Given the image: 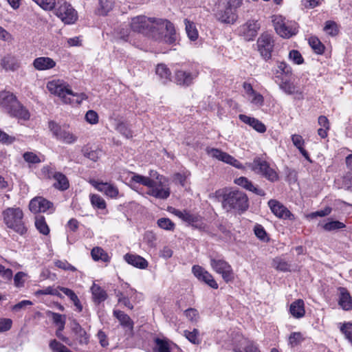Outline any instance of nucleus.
Masks as SVG:
<instances>
[{
	"mask_svg": "<svg viewBox=\"0 0 352 352\" xmlns=\"http://www.w3.org/2000/svg\"><path fill=\"white\" fill-rule=\"evenodd\" d=\"M131 29L144 34H151L156 39L162 38L160 35L156 36L155 31L161 30L166 34L164 36V42L172 44L176 41V33L173 24L162 19L148 18L144 16H138L132 19Z\"/></svg>",
	"mask_w": 352,
	"mask_h": 352,
	"instance_id": "obj_1",
	"label": "nucleus"
},
{
	"mask_svg": "<svg viewBox=\"0 0 352 352\" xmlns=\"http://www.w3.org/2000/svg\"><path fill=\"white\" fill-rule=\"evenodd\" d=\"M46 87L52 94L59 97L65 103L79 104L87 98L84 93H74L69 85L61 79L50 80Z\"/></svg>",
	"mask_w": 352,
	"mask_h": 352,
	"instance_id": "obj_2",
	"label": "nucleus"
},
{
	"mask_svg": "<svg viewBox=\"0 0 352 352\" xmlns=\"http://www.w3.org/2000/svg\"><path fill=\"white\" fill-rule=\"evenodd\" d=\"M221 205L227 212H236L241 214L249 207L247 195L239 190H226L222 195Z\"/></svg>",
	"mask_w": 352,
	"mask_h": 352,
	"instance_id": "obj_3",
	"label": "nucleus"
},
{
	"mask_svg": "<svg viewBox=\"0 0 352 352\" xmlns=\"http://www.w3.org/2000/svg\"><path fill=\"white\" fill-rule=\"evenodd\" d=\"M0 105L10 116L19 120H28L29 111L17 100L16 96L9 91L0 94Z\"/></svg>",
	"mask_w": 352,
	"mask_h": 352,
	"instance_id": "obj_4",
	"label": "nucleus"
},
{
	"mask_svg": "<svg viewBox=\"0 0 352 352\" xmlns=\"http://www.w3.org/2000/svg\"><path fill=\"white\" fill-rule=\"evenodd\" d=\"M1 214L3 221L8 228L20 235L27 232L28 229L23 221L24 213L20 207H8L2 211Z\"/></svg>",
	"mask_w": 352,
	"mask_h": 352,
	"instance_id": "obj_5",
	"label": "nucleus"
},
{
	"mask_svg": "<svg viewBox=\"0 0 352 352\" xmlns=\"http://www.w3.org/2000/svg\"><path fill=\"white\" fill-rule=\"evenodd\" d=\"M130 182L148 187V194L155 198L166 199L170 195V188L168 186H162L160 188L157 186V182L148 177L132 173Z\"/></svg>",
	"mask_w": 352,
	"mask_h": 352,
	"instance_id": "obj_6",
	"label": "nucleus"
},
{
	"mask_svg": "<svg viewBox=\"0 0 352 352\" xmlns=\"http://www.w3.org/2000/svg\"><path fill=\"white\" fill-rule=\"evenodd\" d=\"M241 6L240 0H227L223 8L216 13L217 19L222 23L234 24L238 19L237 9Z\"/></svg>",
	"mask_w": 352,
	"mask_h": 352,
	"instance_id": "obj_7",
	"label": "nucleus"
},
{
	"mask_svg": "<svg viewBox=\"0 0 352 352\" xmlns=\"http://www.w3.org/2000/svg\"><path fill=\"white\" fill-rule=\"evenodd\" d=\"M272 23L276 33L283 38H289L298 32V24L282 15H273Z\"/></svg>",
	"mask_w": 352,
	"mask_h": 352,
	"instance_id": "obj_8",
	"label": "nucleus"
},
{
	"mask_svg": "<svg viewBox=\"0 0 352 352\" xmlns=\"http://www.w3.org/2000/svg\"><path fill=\"white\" fill-rule=\"evenodd\" d=\"M54 14L65 24H73L78 19V14L73 6L65 0H58L54 8Z\"/></svg>",
	"mask_w": 352,
	"mask_h": 352,
	"instance_id": "obj_9",
	"label": "nucleus"
},
{
	"mask_svg": "<svg viewBox=\"0 0 352 352\" xmlns=\"http://www.w3.org/2000/svg\"><path fill=\"white\" fill-rule=\"evenodd\" d=\"M210 264L212 269L220 274L226 283L232 282L234 279V274L231 265L225 260L210 257Z\"/></svg>",
	"mask_w": 352,
	"mask_h": 352,
	"instance_id": "obj_10",
	"label": "nucleus"
},
{
	"mask_svg": "<svg viewBox=\"0 0 352 352\" xmlns=\"http://www.w3.org/2000/svg\"><path fill=\"white\" fill-rule=\"evenodd\" d=\"M168 211L172 214L181 219L182 221L190 224L192 226L198 229H204L205 224L202 221L201 216L191 213L190 212L184 210H179L174 208H170Z\"/></svg>",
	"mask_w": 352,
	"mask_h": 352,
	"instance_id": "obj_11",
	"label": "nucleus"
},
{
	"mask_svg": "<svg viewBox=\"0 0 352 352\" xmlns=\"http://www.w3.org/2000/svg\"><path fill=\"white\" fill-rule=\"evenodd\" d=\"M49 129L57 140L64 143L73 144L77 140V137L75 135L62 129L54 121L49 122Z\"/></svg>",
	"mask_w": 352,
	"mask_h": 352,
	"instance_id": "obj_12",
	"label": "nucleus"
},
{
	"mask_svg": "<svg viewBox=\"0 0 352 352\" xmlns=\"http://www.w3.org/2000/svg\"><path fill=\"white\" fill-rule=\"evenodd\" d=\"M258 50L261 55L265 59L272 56V52L274 47V40L269 34H263L257 41Z\"/></svg>",
	"mask_w": 352,
	"mask_h": 352,
	"instance_id": "obj_13",
	"label": "nucleus"
},
{
	"mask_svg": "<svg viewBox=\"0 0 352 352\" xmlns=\"http://www.w3.org/2000/svg\"><path fill=\"white\" fill-rule=\"evenodd\" d=\"M206 152L209 156L213 158L230 164L237 168H243V165L239 160L221 150L214 148H207Z\"/></svg>",
	"mask_w": 352,
	"mask_h": 352,
	"instance_id": "obj_14",
	"label": "nucleus"
},
{
	"mask_svg": "<svg viewBox=\"0 0 352 352\" xmlns=\"http://www.w3.org/2000/svg\"><path fill=\"white\" fill-rule=\"evenodd\" d=\"M175 82L177 85L184 87L190 86L193 80L198 76L199 71L197 68L191 70L178 69L175 72Z\"/></svg>",
	"mask_w": 352,
	"mask_h": 352,
	"instance_id": "obj_15",
	"label": "nucleus"
},
{
	"mask_svg": "<svg viewBox=\"0 0 352 352\" xmlns=\"http://www.w3.org/2000/svg\"><path fill=\"white\" fill-rule=\"evenodd\" d=\"M268 206L273 214L280 219H294V214L280 202L276 199H270Z\"/></svg>",
	"mask_w": 352,
	"mask_h": 352,
	"instance_id": "obj_16",
	"label": "nucleus"
},
{
	"mask_svg": "<svg viewBox=\"0 0 352 352\" xmlns=\"http://www.w3.org/2000/svg\"><path fill=\"white\" fill-rule=\"evenodd\" d=\"M192 272L199 280L204 282L213 289H217L219 285L214 279L212 275L199 265H194L192 267Z\"/></svg>",
	"mask_w": 352,
	"mask_h": 352,
	"instance_id": "obj_17",
	"label": "nucleus"
},
{
	"mask_svg": "<svg viewBox=\"0 0 352 352\" xmlns=\"http://www.w3.org/2000/svg\"><path fill=\"white\" fill-rule=\"evenodd\" d=\"M52 207V202L41 197H34L29 204L30 210L34 213L45 212Z\"/></svg>",
	"mask_w": 352,
	"mask_h": 352,
	"instance_id": "obj_18",
	"label": "nucleus"
},
{
	"mask_svg": "<svg viewBox=\"0 0 352 352\" xmlns=\"http://www.w3.org/2000/svg\"><path fill=\"white\" fill-rule=\"evenodd\" d=\"M279 87L285 94L288 95H293L294 98L298 100L303 99L302 91L298 89L292 82L287 80H280Z\"/></svg>",
	"mask_w": 352,
	"mask_h": 352,
	"instance_id": "obj_19",
	"label": "nucleus"
},
{
	"mask_svg": "<svg viewBox=\"0 0 352 352\" xmlns=\"http://www.w3.org/2000/svg\"><path fill=\"white\" fill-rule=\"evenodd\" d=\"M93 185L98 190L103 192L106 196L111 198L116 199L119 195L118 188L111 184L95 182Z\"/></svg>",
	"mask_w": 352,
	"mask_h": 352,
	"instance_id": "obj_20",
	"label": "nucleus"
},
{
	"mask_svg": "<svg viewBox=\"0 0 352 352\" xmlns=\"http://www.w3.org/2000/svg\"><path fill=\"white\" fill-rule=\"evenodd\" d=\"M239 118L241 122L249 125L256 131L260 133H263L266 131L267 129L265 125L255 118L250 117L244 114H240L239 115Z\"/></svg>",
	"mask_w": 352,
	"mask_h": 352,
	"instance_id": "obj_21",
	"label": "nucleus"
},
{
	"mask_svg": "<svg viewBox=\"0 0 352 352\" xmlns=\"http://www.w3.org/2000/svg\"><path fill=\"white\" fill-rule=\"evenodd\" d=\"M260 25L256 20H249L241 26V32L248 40H251L256 36Z\"/></svg>",
	"mask_w": 352,
	"mask_h": 352,
	"instance_id": "obj_22",
	"label": "nucleus"
},
{
	"mask_svg": "<svg viewBox=\"0 0 352 352\" xmlns=\"http://www.w3.org/2000/svg\"><path fill=\"white\" fill-rule=\"evenodd\" d=\"M56 62L52 58L47 56L36 58L33 61L34 67L38 71L52 69L56 66Z\"/></svg>",
	"mask_w": 352,
	"mask_h": 352,
	"instance_id": "obj_23",
	"label": "nucleus"
},
{
	"mask_svg": "<svg viewBox=\"0 0 352 352\" xmlns=\"http://www.w3.org/2000/svg\"><path fill=\"white\" fill-rule=\"evenodd\" d=\"M124 258L128 264L137 268L146 269L148 265L145 258L137 254L127 253L124 255Z\"/></svg>",
	"mask_w": 352,
	"mask_h": 352,
	"instance_id": "obj_24",
	"label": "nucleus"
},
{
	"mask_svg": "<svg viewBox=\"0 0 352 352\" xmlns=\"http://www.w3.org/2000/svg\"><path fill=\"white\" fill-rule=\"evenodd\" d=\"M234 183L236 185L240 186L244 188L245 189L255 193L256 195L264 196L265 194L263 190L255 187L252 183V182L245 177H240L239 178L235 179Z\"/></svg>",
	"mask_w": 352,
	"mask_h": 352,
	"instance_id": "obj_25",
	"label": "nucleus"
},
{
	"mask_svg": "<svg viewBox=\"0 0 352 352\" xmlns=\"http://www.w3.org/2000/svg\"><path fill=\"white\" fill-rule=\"evenodd\" d=\"M339 305L345 311H349L352 309V298L344 287H339Z\"/></svg>",
	"mask_w": 352,
	"mask_h": 352,
	"instance_id": "obj_26",
	"label": "nucleus"
},
{
	"mask_svg": "<svg viewBox=\"0 0 352 352\" xmlns=\"http://www.w3.org/2000/svg\"><path fill=\"white\" fill-rule=\"evenodd\" d=\"M234 352H260L257 346L253 342L242 338L234 348Z\"/></svg>",
	"mask_w": 352,
	"mask_h": 352,
	"instance_id": "obj_27",
	"label": "nucleus"
},
{
	"mask_svg": "<svg viewBox=\"0 0 352 352\" xmlns=\"http://www.w3.org/2000/svg\"><path fill=\"white\" fill-rule=\"evenodd\" d=\"M292 74V67L284 61H278L276 63V69L275 70V78L279 80H284L285 78L289 77Z\"/></svg>",
	"mask_w": 352,
	"mask_h": 352,
	"instance_id": "obj_28",
	"label": "nucleus"
},
{
	"mask_svg": "<svg viewBox=\"0 0 352 352\" xmlns=\"http://www.w3.org/2000/svg\"><path fill=\"white\" fill-rule=\"evenodd\" d=\"M289 312L296 318L303 317L305 314L304 301L298 299L293 302L290 305Z\"/></svg>",
	"mask_w": 352,
	"mask_h": 352,
	"instance_id": "obj_29",
	"label": "nucleus"
},
{
	"mask_svg": "<svg viewBox=\"0 0 352 352\" xmlns=\"http://www.w3.org/2000/svg\"><path fill=\"white\" fill-rule=\"evenodd\" d=\"M155 73L162 83L165 84L171 80V72L165 64H158L155 69Z\"/></svg>",
	"mask_w": 352,
	"mask_h": 352,
	"instance_id": "obj_30",
	"label": "nucleus"
},
{
	"mask_svg": "<svg viewBox=\"0 0 352 352\" xmlns=\"http://www.w3.org/2000/svg\"><path fill=\"white\" fill-rule=\"evenodd\" d=\"M293 144L296 147L302 155L308 161L310 157L308 152L304 148L305 140L300 135L294 134L291 137Z\"/></svg>",
	"mask_w": 352,
	"mask_h": 352,
	"instance_id": "obj_31",
	"label": "nucleus"
},
{
	"mask_svg": "<svg viewBox=\"0 0 352 352\" xmlns=\"http://www.w3.org/2000/svg\"><path fill=\"white\" fill-rule=\"evenodd\" d=\"M1 67L6 71H16L20 67L19 60L14 56H5L1 62Z\"/></svg>",
	"mask_w": 352,
	"mask_h": 352,
	"instance_id": "obj_32",
	"label": "nucleus"
},
{
	"mask_svg": "<svg viewBox=\"0 0 352 352\" xmlns=\"http://www.w3.org/2000/svg\"><path fill=\"white\" fill-rule=\"evenodd\" d=\"M94 301L96 303H100L104 301L107 298L105 290L102 289L98 285L94 283L91 287Z\"/></svg>",
	"mask_w": 352,
	"mask_h": 352,
	"instance_id": "obj_33",
	"label": "nucleus"
},
{
	"mask_svg": "<svg viewBox=\"0 0 352 352\" xmlns=\"http://www.w3.org/2000/svg\"><path fill=\"white\" fill-rule=\"evenodd\" d=\"M59 289L71 300L78 311H82V306L78 297L73 290L64 287H59Z\"/></svg>",
	"mask_w": 352,
	"mask_h": 352,
	"instance_id": "obj_34",
	"label": "nucleus"
},
{
	"mask_svg": "<svg viewBox=\"0 0 352 352\" xmlns=\"http://www.w3.org/2000/svg\"><path fill=\"white\" fill-rule=\"evenodd\" d=\"M113 316L119 320L122 326L133 329V322L131 318L124 312L120 310L114 309Z\"/></svg>",
	"mask_w": 352,
	"mask_h": 352,
	"instance_id": "obj_35",
	"label": "nucleus"
},
{
	"mask_svg": "<svg viewBox=\"0 0 352 352\" xmlns=\"http://www.w3.org/2000/svg\"><path fill=\"white\" fill-rule=\"evenodd\" d=\"M182 335L193 344L198 345L201 342L199 331L197 329L184 330Z\"/></svg>",
	"mask_w": 352,
	"mask_h": 352,
	"instance_id": "obj_36",
	"label": "nucleus"
},
{
	"mask_svg": "<svg viewBox=\"0 0 352 352\" xmlns=\"http://www.w3.org/2000/svg\"><path fill=\"white\" fill-rule=\"evenodd\" d=\"M54 179L56 182L54 184V186L60 190H67L69 186V181L67 177L63 173L58 172L56 174L54 175Z\"/></svg>",
	"mask_w": 352,
	"mask_h": 352,
	"instance_id": "obj_37",
	"label": "nucleus"
},
{
	"mask_svg": "<svg viewBox=\"0 0 352 352\" xmlns=\"http://www.w3.org/2000/svg\"><path fill=\"white\" fill-rule=\"evenodd\" d=\"M269 164L260 158H256L254 160L253 162L251 164V168L256 173L261 174L263 176L265 173L267 171L266 170L269 167Z\"/></svg>",
	"mask_w": 352,
	"mask_h": 352,
	"instance_id": "obj_38",
	"label": "nucleus"
},
{
	"mask_svg": "<svg viewBox=\"0 0 352 352\" xmlns=\"http://www.w3.org/2000/svg\"><path fill=\"white\" fill-rule=\"evenodd\" d=\"M46 314L48 317L52 319L54 324L57 325L60 329V330H63L65 329V325L66 322V316L62 315L56 312H53L52 311H47Z\"/></svg>",
	"mask_w": 352,
	"mask_h": 352,
	"instance_id": "obj_39",
	"label": "nucleus"
},
{
	"mask_svg": "<svg viewBox=\"0 0 352 352\" xmlns=\"http://www.w3.org/2000/svg\"><path fill=\"white\" fill-rule=\"evenodd\" d=\"M91 254L92 258L96 261H102L103 262H109L110 257L107 254V253L101 248L96 247L91 250Z\"/></svg>",
	"mask_w": 352,
	"mask_h": 352,
	"instance_id": "obj_40",
	"label": "nucleus"
},
{
	"mask_svg": "<svg viewBox=\"0 0 352 352\" xmlns=\"http://www.w3.org/2000/svg\"><path fill=\"white\" fill-rule=\"evenodd\" d=\"M184 24L186 26V32L188 37L191 41H196L198 38V31L196 28L195 23L188 19L184 20Z\"/></svg>",
	"mask_w": 352,
	"mask_h": 352,
	"instance_id": "obj_41",
	"label": "nucleus"
},
{
	"mask_svg": "<svg viewBox=\"0 0 352 352\" xmlns=\"http://www.w3.org/2000/svg\"><path fill=\"white\" fill-rule=\"evenodd\" d=\"M35 226L40 233L47 235L50 233V228L47 226L43 216H36L35 218Z\"/></svg>",
	"mask_w": 352,
	"mask_h": 352,
	"instance_id": "obj_42",
	"label": "nucleus"
},
{
	"mask_svg": "<svg viewBox=\"0 0 352 352\" xmlns=\"http://www.w3.org/2000/svg\"><path fill=\"white\" fill-rule=\"evenodd\" d=\"M324 230L331 232L342 229L346 227L345 224L340 221L330 220L321 225Z\"/></svg>",
	"mask_w": 352,
	"mask_h": 352,
	"instance_id": "obj_43",
	"label": "nucleus"
},
{
	"mask_svg": "<svg viewBox=\"0 0 352 352\" xmlns=\"http://www.w3.org/2000/svg\"><path fill=\"white\" fill-rule=\"evenodd\" d=\"M122 286L123 288H127L128 289L126 290V296L120 298L118 303L123 305L130 309H133V306L130 302L129 296H131L133 294H134L135 290L133 288L129 287V285L127 283H124Z\"/></svg>",
	"mask_w": 352,
	"mask_h": 352,
	"instance_id": "obj_44",
	"label": "nucleus"
},
{
	"mask_svg": "<svg viewBox=\"0 0 352 352\" xmlns=\"http://www.w3.org/2000/svg\"><path fill=\"white\" fill-rule=\"evenodd\" d=\"M324 32L331 36H335L339 33V26L333 21H327L323 28Z\"/></svg>",
	"mask_w": 352,
	"mask_h": 352,
	"instance_id": "obj_45",
	"label": "nucleus"
},
{
	"mask_svg": "<svg viewBox=\"0 0 352 352\" xmlns=\"http://www.w3.org/2000/svg\"><path fill=\"white\" fill-rule=\"evenodd\" d=\"M154 342V349L156 352H170V346L166 339L156 338Z\"/></svg>",
	"mask_w": 352,
	"mask_h": 352,
	"instance_id": "obj_46",
	"label": "nucleus"
},
{
	"mask_svg": "<svg viewBox=\"0 0 352 352\" xmlns=\"http://www.w3.org/2000/svg\"><path fill=\"white\" fill-rule=\"evenodd\" d=\"M59 287H47L46 288L43 289H38L35 292L36 296H41V295H52L59 297L60 298H63L62 294L60 293Z\"/></svg>",
	"mask_w": 352,
	"mask_h": 352,
	"instance_id": "obj_47",
	"label": "nucleus"
},
{
	"mask_svg": "<svg viewBox=\"0 0 352 352\" xmlns=\"http://www.w3.org/2000/svg\"><path fill=\"white\" fill-rule=\"evenodd\" d=\"M272 265L276 270L281 272H287L290 269V265L280 257L274 258Z\"/></svg>",
	"mask_w": 352,
	"mask_h": 352,
	"instance_id": "obj_48",
	"label": "nucleus"
},
{
	"mask_svg": "<svg viewBox=\"0 0 352 352\" xmlns=\"http://www.w3.org/2000/svg\"><path fill=\"white\" fill-rule=\"evenodd\" d=\"M157 224L160 228L166 231H173L175 228V224L169 218H160L157 221Z\"/></svg>",
	"mask_w": 352,
	"mask_h": 352,
	"instance_id": "obj_49",
	"label": "nucleus"
},
{
	"mask_svg": "<svg viewBox=\"0 0 352 352\" xmlns=\"http://www.w3.org/2000/svg\"><path fill=\"white\" fill-rule=\"evenodd\" d=\"M309 44L316 53L321 54L324 52V46L318 38L311 37L309 39Z\"/></svg>",
	"mask_w": 352,
	"mask_h": 352,
	"instance_id": "obj_50",
	"label": "nucleus"
},
{
	"mask_svg": "<svg viewBox=\"0 0 352 352\" xmlns=\"http://www.w3.org/2000/svg\"><path fill=\"white\" fill-rule=\"evenodd\" d=\"M113 8L111 0H99L98 12L100 14L106 15Z\"/></svg>",
	"mask_w": 352,
	"mask_h": 352,
	"instance_id": "obj_51",
	"label": "nucleus"
},
{
	"mask_svg": "<svg viewBox=\"0 0 352 352\" xmlns=\"http://www.w3.org/2000/svg\"><path fill=\"white\" fill-rule=\"evenodd\" d=\"M90 201L93 207L103 210L106 208V202L102 197L98 195H91Z\"/></svg>",
	"mask_w": 352,
	"mask_h": 352,
	"instance_id": "obj_52",
	"label": "nucleus"
},
{
	"mask_svg": "<svg viewBox=\"0 0 352 352\" xmlns=\"http://www.w3.org/2000/svg\"><path fill=\"white\" fill-rule=\"evenodd\" d=\"M50 348L53 352H72L65 345L56 340H52L50 342Z\"/></svg>",
	"mask_w": 352,
	"mask_h": 352,
	"instance_id": "obj_53",
	"label": "nucleus"
},
{
	"mask_svg": "<svg viewBox=\"0 0 352 352\" xmlns=\"http://www.w3.org/2000/svg\"><path fill=\"white\" fill-rule=\"evenodd\" d=\"M37 5L45 10H52L56 6V0H33Z\"/></svg>",
	"mask_w": 352,
	"mask_h": 352,
	"instance_id": "obj_54",
	"label": "nucleus"
},
{
	"mask_svg": "<svg viewBox=\"0 0 352 352\" xmlns=\"http://www.w3.org/2000/svg\"><path fill=\"white\" fill-rule=\"evenodd\" d=\"M186 317L192 322L197 323L199 319L198 311L194 308H189L184 311Z\"/></svg>",
	"mask_w": 352,
	"mask_h": 352,
	"instance_id": "obj_55",
	"label": "nucleus"
},
{
	"mask_svg": "<svg viewBox=\"0 0 352 352\" xmlns=\"http://www.w3.org/2000/svg\"><path fill=\"white\" fill-rule=\"evenodd\" d=\"M289 59L292 60L294 64L300 65L304 62V58H302L301 54L296 50H292L289 53Z\"/></svg>",
	"mask_w": 352,
	"mask_h": 352,
	"instance_id": "obj_56",
	"label": "nucleus"
},
{
	"mask_svg": "<svg viewBox=\"0 0 352 352\" xmlns=\"http://www.w3.org/2000/svg\"><path fill=\"white\" fill-rule=\"evenodd\" d=\"M56 267L65 271H76V268L68 263L66 260H57L54 262Z\"/></svg>",
	"mask_w": 352,
	"mask_h": 352,
	"instance_id": "obj_57",
	"label": "nucleus"
},
{
	"mask_svg": "<svg viewBox=\"0 0 352 352\" xmlns=\"http://www.w3.org/2000/svg\"><path fill=\"white\" fill-rule=\"evenodd\" d=\"M148 177L155 179V181L157 182V186L160 188H162V186H167L166 184H164L166 179L155 170H150Z\"/></svg>",
	"mask_w": 352,
	"mask_h": 352,
	"instance_id": "obj_58",
	"label": "nucleus"
},
{
	"mask_svg": "<svg viewBox=\"0 0 352 352\" xmlns=\"http://www.w3.org/2000/svg\"><path fill=\"white\" fill-rule=\"evenodd\" d=\"M249 100H250L251 103H252L254 105L256 106H262L264 102L263 97L261 94L256 92V91H254V94L250 95L248 97Z\"/></svg>",
	"mask_w": 352,
	"mask_h": 352,
	"instance_id": "obj_59",
	"label": "nucleus"
},
{
	"mask_svg": "<svg viewBox=\"0 0 352 352\" xmlns=\"http://www.w3.org/2000/svg\"><path fill=\"white\" fill-rule=\"evenodd\" d=\"M254 232L255 235L259 239H261V240H262L263 241L268 240L267 233H266L264 228L261 225L256 224L254 226Z\"/></svg>",
	"mask_w": 352,
	"mask_h": 352,
	"instance_id": "obj_60",
	"label": "nucleus"
},
{
	"mask_svg": "<svg viewBox=\"0 0 352 352\" xmlns=\"http://www.w3.org/2000/svg\"><path fill=\"white\" fill-rule=\"evenodd\" d=\"M100 153V151L89 150V148H85L83 150L85 157L90 159L94 162H96L99 159Z\"/></svg>",
	"mask_w": 352,
	"mask_h": 352,
	"instance_id": "obj_61",
	"label": "nucleus"
},
{
	"mask_svg": "<svg viewBox=\"0 0 352 352\" xmlns=\"http://www.w3.org/2000/svg\"><path fill=\"white\" fill-rule=\"evenodd\" d=\"M332 211V209L331 208L327 206L326 208H324L323 210H318V211H316V212H311L310 214H309L307 217V218H311V219H314V218H316L317 217H325V216H327L329 215Z\"/></svg>",
	"mask_w": 352,
	"mask_h": 352,
	"instance_id": "obj_62",
	"label": "nucleus"
},
{
	"mask_svg": "<svg viewBox=\"0 0 352 352\" xmlns=\"http://www.w3.org/2000/svg\"><path fill=\"white\" fill-rule=\"evenodd\" d=\"M85 118V120L91 124H95L98 122V115L94 110H89L86 113Z\"/></svg>",
	"mask_w": 352,
	"mask_h": 352,
	"instance_id": "obj_63",
	"label": "nucleus"
},
{
	"mask_svg": "<svg viewBox=\"0 0 352 352\" xmlns=\"http://www.w3.org/2000/svg\"><path fill=\"white\" fill-rule=\"evenodd\" d=\"M27 274L23 272H17L14 276V283L16 287H22L24 285L25 277Z\"/></svg>",
	"mask_w": 352,
	"mask_h": 352,
	"instance_id": "obj_64",
	"label": "nucleus"
}]
</instances>
